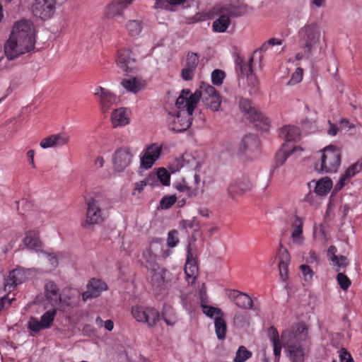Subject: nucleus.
Here are the masks:
<instances>
[{
	"mask_svg": "<svg viewBox=\"0 0 362 362\" xmlns=\"http://www.w3.org/2000/svg\"><path fill=\"white\" fill-rule=\"evenodd\" d=\"M308 329L304 324H297L291 329L284 330L279 339V333L274 329L270 341L274 348L276 358L281 356V349L284 348L291 362H304L308 353L306 340Z\"/></svg>",
	"mask_w": 362,
	"mask_h": 362,
	"instance_id": "f257e3e1",
	"label": "nucleus"
},
{
	"mask_svg": "<svg viewBox=\"0 0 362 362\" xmlns=\"http://www.w3.org/2000/svg\"><path fill=\"white\" fill-rule=\"evenodd\" d=\"M34 25L30 21L21 20L15 23L4 45V52L10 60L30 52L35 48Z\"/></svg>",
	"mask_w": 362,
	"mask_h": 362,
	"instance_id": "f03ea898",
	"label": "nucleus"
},
{
	"mask_svg": "<svg viewBox=\"0 0 362 362\" xmlns=\"http://www.w3.org/2000/svg\"><path fill=\"white\" fill-rule=\"evenodd\" d=\"M197 96L190 102L187 99V92L183 90L176 100L177 112L168 113L167 123L169 129L176 132L186 131L192 124L194 104Z\"/></svg>",
	"mask_w": 362,
	"mask_h": 362,
	"instance_id": "7ed1b4c3",
	"label": "nucleus"
},
{
	"mask_svg": "<svg viewBox=\"0 0 362 362\" xmlns=\"http://www.w3.org/2000/svg\"><path fill=\"white\" fill-rule=\"evenodd\" d=\"M341 151L338 148L327 146L317 153L315 168L322 173H336L341 165Z\"/></svg>",
	"mask_w": 362,
	"mask_h": 362,
	"instance_id": "20e7f679",
	"label": "nucleus"
},
{
	"mask_svg": "<svg viewBox=\"0 0 362 362\" xmlns=\"http://www.w3.org/2000/svg\"><path fill=\"white\" fill-rule=\"evenodd\" d=\"M186 90L187 92V99L190 103L194 97L197 96L194 108L202 98L204 104L213 111L219 110L221 104V96L212 86L202 82L200 84L199 90H197L194 93H191L189 90Z\"/></svg>",
	"mask_w": 362,
	"mask_h": 362,
	"instance_id": "39448f33",
	"label": "nucleus"
},
{
	"mask_svg": "<svg viewBox=\"0 0 362 362\" xmlns=\"http://www.w3.org/2000/svg\"><path fill=\"white\" fill-rule=\"evenodd\" d=\"M299 42L305 49V54L310 57L320 46L321 30L315 23L306 24L298 31Z\"/></svg>",
	"mask_w": 362,
	"mask_h": 362,
	"instance_id": "423d86ee",
	"label": "nucleus"
},
{
	"mask_svg": "<svg viewBox=\"0 0 362 362\" xmlns=\"http://www.w3.org/2000/svg\"><path fill=\"white\" fill-rule=\"evenodd\" d=\"M36 275L37 270L35 269L16 268L11 270L8 276L4 279V291L11 292L13 291L17 286L33 279Z\"/></svg>",
	"mask_w": 362,
	"mask_h": 362,
	"instance_id": "0eeeda50",
	"label": "nucleus"
},
{
	"mask_svg": "<svg viewBox=\"0 0 362 362\" xmlns=\"http://www.w3.org/2000/svg\"><path fill=\"white\" fill-rule=\"evenodd\" d=\"M106 218L103 208V200L99 197H93L87 202V211L83 227L101 223Z\"/></svg>",
	"mask_w": 362,
	"mask_h": 362,
	"instance_id": "6e6552de",
	"label": "nucleus"
},
{
	"mask_svg": "<svg viewBox=\"0 0 362 362\" xmlns=\"http://www.w3.org/2000/svg\"><path fill=\"white\" fill-rule=\"evenodd\" d=\"M131 315L136 322L146 324L149 327H153L160 320V313L156 309L142 305H133Z\"/></svg>",
	"mask_w": 362,
	"mask_h": 362,
	"instance_id": "1a4fd4ad",
	"label": "nucleus"
},
{
	"mask_svg": "<svg viewBox=\"0 0 362 362\" xmlns=\"http://www.w3.org/2000/svg\"><path fill=\"white\" fill-rule=\"evenodd\" d=\"M163 146L158 143H152L145 146L139 155V168L142 170L151 169L162 154Z\"/></svg>",
	"mask_w": 362,
	"mask_h": 362,
	"instance_id": "9d476101",
	"label": "nucleus"
},
{
	"mask_svg": "<svg viewBox=\"0 0 362 362\" xmlns=\"http://www.w3.org/2000/svg\"><path fill=\"white\" fill-rule=\"evenodd\" d=\"M135 153L129 147L117 148L112 154L113 169L117 173H123L133 162Z\"/></svg>",
	"mask_w": 362,
	"mask_h": 362,
	"instance_id": "9b49d317",
	"label": "nucleus"
},
{
	"mask_svg": "<svg viewBox=\"0 0 362 362\" xmlns=\"http://www.w3.org/2000/svg\"><path fill=\"white\" fill-rule=\"evenodd\" d=\"M240 108L245 112L250 120L256 124L261 129H267L269 126V120L254 106L250 100L241 98L239 102Z\"/></svg>",
	"mask_w": 362,
	"mask_h": 362,
	"instance_id": "f8f14e48",
	"label": "nucleus"
},
{
	"mask_svg": "<svg viewBox=\"0 0 362 362\" xmlns=\"http://www.w3.org/2000/svg\"><path fill=\"white\" fill-rule=\"evenodd\" d=\"M93 95L97 100L101 111L104 113L108 112L112 106L117 105V96L110 90L102 86H96Z\"/></svg>",
	"mask_w": 362,
	"mask_h": 362,
	"instance_id": "ddd939ff",
	"label": "nucleus"
},
{
	"mask_svg": "<svg viewBox=\"0 0 362 362\" xmlns=\"http://www.w3.org/2000/svg\"><path fill=\"white\" fill-rule=\"evenodd\" d=\"M201 164L199 159L192 153H185L182 156L175 158L170 165L169 169L172 173L186 168L188 170L200 168Z\"/></svg>",
	"mask_w": 362,
	"mask_h": 362,
	"instance_id": "4468645a",
	"label": "nucleus"
},
{
	"mask_svg": "<svg viewBox=\"0 0 362 362\" xmlns=\"http://www.w3.org/2000/svg\"><path fill=\"white\" fill-rule=\"evenodd\" d=\"M148 270L152 288L156 292L162 293L166 288L168 271L158 264H153V267H150Z\"/></svg>",
	"mask_w": 362,
	"mask_h": 362,
	"instance_id": "2eb2a0df",
	"label": "nucleus"
},
{
	"mask_svg": "<svg viewBox=\"0 0 362 362\" xmlns=\"http://www.w3.org/2000/svg\"><path fill=\"white\" fill-rule=\"evenodd\" d=\"M55 6V0H35L32 11L35 16L42 20H47L54 15Z\"/></svg>",
	"mask_w": 362,
	"mask_h": 362,
	"instance_id": "dca6fc26",
	"label": "nucleus"
},
{
	"mask_svg": "<svg viewBox=\"0 0 362 362\" xmlns=\"http://www.w3.org/2000/svg\"><path fill=\"white\" fill-rule=\"evenodd\" d=\"M57 314L55 308L46 311L40 320L36 317H30L28 321V328L34 332H38L42 329L50 328Z\"/></svg>",
	"mask_w": 362,
	"mask_h": 362,
	"instance_id": "f3484780",
	"label": "nucleus"
},
{
	"mask_svg": "<svg viewBox=\"0 0 362 362\" xmlns=\"http://www.w3.org/2000/svg\"><path fill=\"white\" fill-rule=\"evenodd\" d=\"M291 241L296 246L303 245L305 237L303 235L304 218L295 215L291 218Z\"/></svg>",
	"mask_w": 362,
	"mask_h": 362,
	"instance_id": "a211bd4d",
	"label": "nucleus"
},
{
	"mask_svg": "<svg viewBox=\"0 0 362 362\" xmlns=\"http://www.w3.org/2000/svg\"><path fill=\"white\" fill-rule=\"evenodd\" d=\"M199 62V55L193 52H188L185 55V63L181 70L180 76L184 81H191L195 75Z\"/></svg>",
	"mask_w": 362,
	"mask_h": 362,
	"instance_id": "6ab92c4d",
	"label": "nucleus"
},
{
	"mask_svg": "<svg viewBox=\"0 0 362 362\" xmlns=\"http://www.w3.org/2000/svg\"><path fill=\"white\" fill-rule=\"evenodd\" d=\"M69 140L70 137L68 134L62 132L45 137L40 141V146L43 149L60 148L66 145Z\"/></svg>",
	"mask_w": 362,
	"mask_h": 362,
	"instance_id": "aec40b11",
	"label": "nucleus"
},
{
	"mask_svg": "<svg viewBox=\"0 0 362 362\" xmlns=\"http://www.w3.org/2000/svg\"><path fill=\"white\" fill-rule=\"evenodd\" d=\"M332 181L328 177H324L317 180H313L308 183L309 192H313L319 197L326 196L332 189Z\"/></svg>",
	"mask_w": 362,
	"mask_h": 362,
	"instance_id": "412c9836",
	"label": "nucleus"
},
{
	"mask_svg": "<svg viewBox=\"0 0 362 362\" xmlns=\"http://www.w3.org/2000/svg\"><path fill=\"white\" fill-rule=\"evenodd\" d=\"M198 272V267L197 265L196 259L190 246L187 249V260L185 267V273L186 275V280L189 284H192L196 278Z\"/></svg>",
	"mask_w": 362,
	"mask_h": 362,
	"instance_id": "4be33fe9",
	"label": "nucleus"
},
{
	"mask_svg": "<svg viewBox=\"0 0 362 362\" xmlns=\"http://www.w3.org/2000/svg\"><path fill=\"white\" fill-rule=\"evenodd\" d=\"M362 170V158L350 165L346 171L341 175L339 181L334 186V190L341 189L350 179L360 173Z\"/></svg>",
	"mask_w": 362,
	"mask_h": 362,
	"instance_id": "5701e85b",
	"label": "nucleus"
},
{
	"mask_svg": "<svg viewBox=\"0 0 362 362\" xmlns=\"http://www.w3.org/2000/svg\"><path fill=\"white\" fill-rule=\"evenodd\" d=\"M134 0H112L106 8L105 16L107 18H113L123 14L125 8Z\"/></svg>",
	"mask_w": 362,
	"mask_h": 362,
	"instance_id": "b1692460",
	"label": "nucleus"
},
{
	"mask_svg": "<svg viewBox=\"0 0 362 362\" xmlns=\"http://www.w3.org/2000/svg\"><path fill=\"white\" fill-rule=\"evenodd\" d=\"M114 128L124 127L129 124L130 111L127 107H119L114 110L110 116Z\"/></svg>",
	"mask_w": 362,
	"mask_h": 362,
	"instance_id": "393cba45",
	"label": "nucleus"
},
{
	"mask_svg": "<svg viewBox=\"0 0 362 362\" xmlns=\"http://www.w3.org/2000/svg\"><path fill=\"white\" fill-rule=\"evenodd\" d=\"M107 289L106 284L96 279H92L87 285V290L82 294V298L84 301L88 299L98 297L103 291Z\"/></svg>",
	"mask_w": 362,
	"mask_h": 362,
	"instance_id": "a878e982",
	"label": "nucleus"
},
{
	"mask_svg": "<svg viewBox=\"0 0 362 362\" xmlns=\"http://www.w3.org/2000/svg\"><path fill=\"white\" fill-rule=\"evenodd\" d=\"M277 256L280 278L282 281H285L288 279V265L291 261L290 254L286 248L281 245Z\"/></svg>",
	"mask_w": 362,
	"mask_h": 362,
	"instance_id": "bb28decb",
	"label": "nucleus"
},
{
	"mask_svg": "<svg viewBox=\"0 0 362 362\" xmlns=\"http://www.w3.org/2000/svg\"><path fill=\"white\" fill-rule=\"evenodd\" d=\"M46 300L53 307L58 305L62 301L59 288L52 281H47L45 285Z\"/></svg>",
	"mask_w": 362,
	"mask_h": 362,
	"instance_id": "cd10ccee",
	"label": "nucleus"
},
{
	"mask_svg": "<svg viewBox=\"0 0 362 362\" xmlns=\"http://www.w3.org/2000/svg\"><path fill=\"white\" fill-rule=\"evenodd\" d=\"M116 62L117 66L122 71L128 72L133 69L134 59L131 57V52L129 49H120L117 52Z\"/></svg>",
	"mask_w": 362,
	"mask_h": 362,
	"instance_id": "c85d7f7f",
	"label": "nucleus"
},
{
	"mask_svg": "<svg viewBox=\"0 0 362 362\" xmlns=\"http://www.w3.org/2000/svg\"><path fill=\"white\" fill-rule=\"evenodd\" d=\"M259 142L255 135H247L241 141L240 144V153H247L250 152H257Z\"/></svg>",
	"mask_w": 362,
	"mask_h": 362,
	"instance_id": "c756f323",
	"label": "nucleus"
},
{
	"mask_svg": "<svg viewBox=\"0 0 362 362\" xmlns=\"http://www.w3.org/2000/svg\"><path fill=\"white\" fill-rule=\"evenodd\" d=\"M23 241L28 249L34 250L36 252H42V243L37 232L34 230L27 232Z\"/></svg>",
	"mask_w": 362,
	"mask_h": 362,
	"instance_id": "7c9ffc66",
	"label": "nucleus"
},
{
	"mask_svg": "<svg viewBox=\"0 0 362 362\" xmlns=\"http://www.w3.org/2000/svg\"><path fill=\"white\" fill-rule=\"evenodd\" d=\"M279 136L287 141H295L300 135V129L295 126L287 125L279 129Z\"/></svg>",
	"mask_w": 362,
	"mask_h": 362,
	"instance_id": "2f4dec72",
	"label": "nucleus"
},
{
	"mask_svg": "<svg viewBox=\"0 0 362 362\" xmlns=\"http://www.w3.org/2000/svg\"><path fill=\"white\" fill-rule=\"evenodd\" d=\"M303 148L300 146H293L291 150L281 148L276 153L275 163L276 166H281L287 160L289 156L296 152H301Z\"/></svg>",
	"mask_w": 362,
	"mask_h": 362,
	"instance_id": "473e14b6",
	"label": "nucleus"
},
{
	"mask_svg": "<svg viewBox=\"0 0 362 362\" xmlns=\"http://www.w3.org/2000/svg\"><path fill=\"white\" fill-rule=\"evenodd\" d=\"M230 16L229 12L220 15L218 18L213 22V30L217 33H224L230 23Z\"/></svg>",
	"mask_w": 362,
	"mask_h": 362,
	"instance_id": "72a5a7b5",
	"label": "nucleus"
},
{
	"mask_svg": "<svg viewBox=\"0 0 362 362\" xmlns=\"http://www.w3.org/2000/svg\"><path fill=\"white\" fill-rule=\"evenodd\" d=\"M253 62V58L250 57L247 62V69L245 67L244 69L243 65L242 64V62H236V70L240 71L241 74H246L248 80V83L251 84L252 86H256L258 81L255 76L252 75V63Z\"/></svg>",
	"mask_w": 362,
	"mask_h": 362,
	"instance_id": "f704fd0d",
	"label": "nucleus"
},
{
	"mask_svg": "<svg viewBox=\"0 0 362 362\" xmlns=\"http://www.w3.org/2000/svg\"><path fill=\"white\" fill-rule=\"evenodd\" d=\"M214 327H215V332H216L217 338L219 340L225 339L226 335L227 327H226V321L223 319V316L215 318Z\"/></svg>",
	"mask_w": 362,
	"mask_h": 362,
	"instance_id": "c9c22d12",
	"label": "nucleus"
},
{
	"mask_svg": "<svg viewBox=\"0 0 362 362\" xmlns=\"http://www.w3.org/2000/svg\"><path fill=\"white\" fill-rule=\"evenodd\" d=\"M143 23L139 20H129L126 24L128 34L132 37L139 35L142 30Z\"/></svg>",
	"mask_w": 362,
	"mask_h": 362,
	"instance_id": "e433bc0d",
	"label": "nucleus"
},
{
	"mask_svg": "<svg viewBox=\"0 0 362 362\" xmlns=\"http://www.w3.org/2000/svg\"><path fill=\"white\" fill-rule=\"evenodd\" d=\"M226 191L228 197L233 199H238L244 194L235 180L229 182Z\"/></svg>",
	"mask_w": 362,
	"mask_h": 362,
	"instance_id": "4c0bfd02",
	"label": "nucleus"
},
{
	"mask_svg": "<svg viewBox=\"0 0 362 362\" xmlns=\"http://www.w3.org/2000/svg\"><path fill=\"white\" fill-rule=\"evenodd\" d=\"M162 317L167 325L173 326L177 322L175 310L170 306H165L163 310Z\"/></svg>",
	"mask_w": 362,
	"mask_h": 362,
	"instance_id": "58836bf2",
	"label": "nucleus"
},
{
	"mask_svg": "<svg viewBox=\"0 0 362 362\" xmlns=\"http://www.w3.org/2000/svg\"><path fill=\"white\" fill-rule=\"evenodd\" d=\"M121 84L127 91L134 93L141 89V84L136 78H124L122 81Z\"/></svg>",
	"mask_w": 362,
	"mask_h": 362,
	"instance_id": "ea45409f",
	"label": "nucleus"
},
{
	"mask_svg": "<svg viewBox=\"0 0 362 362\" xmlns=\"http://www.w3.org/2000/svg\"><path fill=\"white\" fill-rule=\"evenodd\" d=\"M202 311L204 315L210 318H217L218 317L224 316L223 311L216 307L210 306L208 305H202Z\"/></svg>",
	"mask_w": 362,
	"mask_h": 362,
	"instance_id": "a19ab883",
	"label": "nucleus"
},
{
	"mask_svg": "<svg viewBox=\"0 0 362 362\" xmlns=\"http://www.w3.org/2000/svg\"><path fill=\"white\" fill-rule=\"evenodd\" d=\"M235 304L238 307L244 309H251L253 306V303L251 298L247 294L242 292L238 296Z\"/></svg>",
	"mask_w": 362,
	"mask_h": 362,
	"instance_id": "79ce46f5",
	"label": "nucleus"
},
{
	"mask_svg": "<svg viewBox=\"0 0 362 362\" xmlns=\"http://www.w3.org/2000/svg\"><path fill=\"white\" fill-rule=\"evenodd\" d=\"M252 352L244 346H240L236 351L234 362H245L252 357Z\"/></svg>",
	"mask_w": 362,
	"mask_h": 362,
	"instance_id": "37998d69",
	"label": "nucleus"
},
{
	"mask_svg": "<svg viewBox=\"0 0 362 362\" xmlns=\"http://www.w3.org/2000/svg\"><path fill=\"white\" fill-rule=\"evenodd\" d=\"M331 265L337 271L339 272L341 269L346 267L348 264L347 258L345 256H334L330 260Z\"/></svg>",
	"mask_w": 362,
	"mask_h": 362,
	"instance_id": "c03bdc74",
	"label": "nucleus"
},
{
	"mask_svg": "<svg viewBox=\"0 0 362 362\" xmlns=\"http://www.w3.org/2000/svg\"><path fill=\"white\" fill-rule=\"evenodd\" d=\"M299 269L302 272L303 280L305 282L310 284L313 281V276L315 274L313 270L307 264H301L299 267Z\"/></svg>",
	"mask_w": 362,
	"mask_h": 362,
	"instance_id": "a18cd8bd",
	"label": "nucleus"
},
{
	"mask_svg": "<svg viewBox=\"0 0 362 362\" xmlns=\"http://www.w3.org/2000/svg\"><path fill=\"white\" fill-rule=\"evenodd\" d=\"M235 180L238 182V185L244 194L250 191L253 187L252 181L247 176H243L241 178Z\"/></svg>",
	"mask_w": 362,
	"mask_h": 362,
	"instance_id": "49530a36",
	"label": "nucleus"
},
{
	"mask_svg": "<svg viewBox=\"0 0 362 362\" xmlns=\"http://www.w3.org/2000/svg\"><path fill=\"white\" fill-rule=\"evenodd\" d=\"M143 257L146 261V267H153V264H158L156 263V255L151 251V249H147L143 252Z\"/></svg>",
	"mask_w": 362,
	"mask_h": 362,
	"instance_id": "de8ad7c7",
	"label": "nucleus"
},
{
	"mask_svg": "<svg viewBox=\"0 0 362 362\" xmlns=\"http://www.w3.org/2000/svg\"><path fill=\"white\" fill-rule=\"evenodd\" d=\"M157 177L160 182L165 186H168L170 182V177L165 168H159L157 172Z\"/></svg>",
	"mask_w": 362,
	"mask_h": 362,
	"instance_id": "09e8293b",
	"label": "nucleus"
},
{
	"mask_svg": "<svg viewBox=\"0 0 362 362\" xmlns=\"http://www.w3.org/2000/svg\"><path fill=\"white\" fill-rule=\"evenodd\" d=\"M179 243L178 232L173 230L168 232L167 245L169 247H175Z\"/></svg>",
	"mask_w": 362,
	"mask_h": 362,
	"instance_id": "8fccbe9b",
	"label": "nucleus"
},
{
	"mask_svg": "<svg viewBox=\"0 0 362 362\" xmlns=\"http://www.w3.org/2000/svg\"><path fill=\"white\" fill-rule=\"evenodd\" d=\"M224 76H225V74H224L223 71L218 70V69L214 70L211 73V81H212L213 84L216 85V86L221 85L223 83Z\"/></svg>",
	"mask_w": 362,
	"mask_h": 362,
	"instance_id": "3c124183",
	"label": "nucleus"
},
{
	"mask_svg": "<svg viewBox=\"0 0 362 362\" xmlns=\"http://www.w3.org/2000/svg\"><path fill=\"white\" fill-rule=\"evenodd\" d=\"M176 197L175 195L165 196L163 197L160 202V208L167 209L173 206L176 202Z\"/></svg>",
	"mask_w": 362,
	"mask_h": 362,
	"instance_id": "603ef678",
	"label": "nucleus"
},
{
	"mask_svg": "<svg viewBox=\"0 0 362 362\" xmlns=\"http://www.w3.org/2000/svg\"><path fill=\"white\" fill-rule=\"evenodd\" d=\"M303 78V69L298 67L295 72L293 73L291 79L288 82V85L293 86L298 83Z\"/></svg>",
	"mask_w": 362,
	"mask_h": 362,
	"instance_id": "864d4df0",
	"label": "nucleus"
},
{
	"mask_svg": "<svg viewBox=\"0 0 362 362\" xmlns=\"http://www.w3.org/2000/svg\"><path fill=\"white\" fill-rule=\"evenodd\" d=\"M337 280L343 290H346L351 284L349 279L343 273L339 272L337 274Z\"/></svg>",
	"mask_w": 362,
	"mask_h": 362,
	"instance_id": "5fc2aeb1",
	"label": "nucleus"
},
{
	"mask_svg": "<svg viewBox=\"0 0 362 362\" xmlns=\"http://www.w3.org/2000/svg\"><path fill=\"white\" fill-rule=\"evenodd\" d=\"M281 45H282L281 40L277 38H271L262 45V47H260V50L262 52H266L272 46Z\"/></svg>",
	"mask_w": 362,
	"mask_h": 362,
	"instance_id": "6e6d98bb",
	"label": "nucleus"
},
{
	"mask_svg": "<svg viewBox=\"0 0 362 362\" xmlns=\"http://www.w3.org/2000/svg\"><path fill=\"white\" fill-rule=\"evenodd\" d=\"M175 187L177 190L185 193L188 197H191L194 194L192 189L184 182L175 184Z\"/></svg>",
	"mask_w": 362,
	"mask_h": 362,
	"instance_id": "4d7b16f0",
	"label": "nucleus"
},
{
	"mask_svg": "<svg viewBox=\"0 0 362 362\" xmlns=\"http://www.w3.org/2000/svg\"><path fill=\"white\" fill-rule=\"evenodd\" d=\"M154 8L158 9H171L170 1L169 0H156Z\"/></svg>",
	"mask_w": 362,
	"mask_h": 362,
	"instance_id": "13d9d810",
	"label": "nucleus"
},
{
	"mask_svg": "<svg viewBox=\"0 0 362 362\" xmlns=\"http://www.w3.org/2000/svg\"><path fill=\"white\" fill-rule=\"evenodd\" d=\"M41 254H42L45 257V258L49 262L50 265L52 267L54 268L58 265L57 258L54 254L48 253V252H46L44 251H42V252H41Z\"/></svg>",
	"mask_w": 362,
	"mask_h": 362,
	"instance_id": "bf43d9fd",
	"label": "nucleus"
},
{
	"mask_svg": "<svg viewBox=\"0 0 362 362\" xmlns=\"http://www.w3.org/2000/svg\"><path fill=\"white\" fill-rule=\"evenodd\" d=\"M146 186V182L145 180H141L139 182H135L134 184V189L132 191V194L136 195L137 194L141 193L144 187Z\"/></svg>",
	"mask_w": 362,
	"mask_h": 362,
	"instance_id": "052dcab7",
	"label": "nucleus"
},
{
	"mask_svg": "<svg viewBox=\"0 0 362 362\" xmlns=\"http://www.w3.org/2000/svg\"><path fill=\"white\" fill-rule=\"evenodd\" d=\"M341 362H354L351 355L344 349L339 352Z\"/></svg>",
	"mask_w": 362,
	"mask_h": 362,
	"instance_id": "680f3d73",
	"label": "nucleus"
},
{
	"mask_svg": "<svg viewBox=\"0 0 362 362\" xmlns=\"http://www.w3.org/2000/svg\"><path fill=\"white\" fill-rule=\"evenodd\" d=\"M245 322V316L240 313H237L234 315V323L238 326H243Z\"/></svg>",
	"mask_w": 362,
	"mask_h": 362,
	"instance_id": "e2e57ef3",
	"label": "nucleus"
},
{
	"mask_svg": "<svg viewBox=\"0 0 362 362\" xmlns=\"http://www.w3.org/2000/svg\"><path fill=\"white\" fill-rule=\"evenodd\" d=\"M319 259V257L315 251H310L308 253V256L306 258V262L310 264H313L317 262Z\"/></svg>",
	"mask_w": 362,
	"mask_h": 362,
	"instance_id": "0e129e2a",
	"label": "nucleus"
},
{
	"mask_svg": "<svg viewBox=\"0 0 362 362\" xmlns=\"http://www.w3.org/2000/svg\"><path fill=\"white\" fill-rule=\"evenodd\" d=\"M240 293H241V292H240L237 290H230V291H227V296L231 301H233L234 303H235L236 300Z\"/></svg>",
	"mask_w": 362,
	"mask_h": 362,
	"instance_id": "69168bd1",
	"label": "nucleus"
},
{
	"mask_svg": "<svg viewBox=\"0 0 362 362\" xmlns=\"http://www.w3.org/2000/svg\"><path fill=\"white\" fill-rule=\"evenodd\" d=\"M199 296L200 300V305L202 307V305H206L208 302L206 292L204 288H202V289L199 290Z\"/></svg>",
	"mask_w": 362,
	"mask_h": 362,
	"instance_id": "338daca9",
	"label": "nucleus"
},
{
	"mask_svg": "<svg viewBox=\"0 0 362 362\" xmlns=\"http://www.w3.org/2000/svg\"><path fill=\"white\" fill-rule=\"evenodd\" d=\"M192 171L193 173L194 184L196 185V187H197L201 182V177L199 175L200 168H198L197 170H193Z\"/></svg>",
	"mask_w": 362,
	"mask_h": 362,
	"instance_id": "774afa93",
	"label": "nucleus"
}]
</instances>
